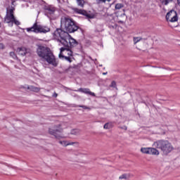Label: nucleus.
<instances>
[{"label":"nucleus","instance_id":"obj_1","mask_svg":"<svg viewBox=\"0 0 180 180\" xmlns=\"http://www.w3.org/2000/svg\"><path fill=\"white\" fill-rule=\"evenodd\" d=\"M53 36L58 43H60L64 47L60 49L59 58L64 57V53H67L68 56L72 57L74 53L72 52V49L68 47V42L65 41L67 37H68V33L64 32L63 29L57 28L53 33Z\"/></svg>","mask_w":180,"mask_h":180},{"label":"nucleus","instance_id":"obj_8","mask_svg":"<svg viewBox=\"0 0 180 180\" xmlns=\"http://www.w3.org/2000/svg\"><path fill=\"white\" fill-rule=\"evenodd\" d=\"M74 91L75 92H82V94H85L86 95H91V96H96L95 93L91 91V90L87 88H79V89Z\"/></svg>","mask_w":180,"mask_h":180},{"label":"nucleus","instance_id":"obj_41","mask_svg":"<svg viewBox=\"0 0 180 180\" xmlns=\"http://www.w3.org/2000/svg\"><path fill=\"white\" fill-rule=\"evenodd\" d=\"M65 54H67V52H64V56H65Z\"/></svg>","mask_w":180,"mask_h":180},{"label":"nucleus","instance_id":"obj_31","mask_svg":"<svg viewBox=\"0 0 180 180\" xmlns=\"http://www.w3.org/2000/svg\"><path fill=\"white\" fill-rule=\"evenodd\" d=\"M110 2V0H96L97 4H101V2L105 3V2Z\"/></svg>","mask_w":180,"mask_h":180},{"label":"nucleus","instance_id":"obj_26","mask_svg":"<svg viewBox=\"0 0 180 180\" xmlns=\"http://www.w3.org/2000/svg\"><path fill=\"white\" fill-rule=\"evenodd\" d=\"M10 56L13 58V60H18V56L15 52H10Z\"/></svg>","mask_w":180,"mask_h":180},{"label":"nucleus","instance_id":"obj_6","mask_svg":"<svg viewBox=\"0 0 180 180\" xmlns=\"http://www.w3.org/2000/svg\"><path fill=\"white\" fill-rule=\"evenodd\" d=\"M26 30L29 33L30 32H33L34 33H49L50 28L41 25H37V22H36L31 27L27 28Z\"/></svg>","mask_w":180,"mask_h":180},{"label":"nucleus","instance_id":"obj_35","mask_svg":"<svg viewBox=\"0 0 180 180\" xmlns=\"http://www.w3.org/2000/svg\"><path fill=\"white\" fill-rule=\"evenodd\" d=\"M0 49L3 50V49H5V46H4V44H0Z\"/></svg>","mask_w":180,"mask_h":180},{"label":"nucleus","instance_id":"obj_34","mask_svg":"<svg viewBox=\"0 0 180 180\" xmlns=\"http://www.w3.org/2000/svg\"><path fill=\"white\" fill-rule=\"evenodd\" d=\"M52 96H53V98H57L58 96V94L57 93L54 92Z\"/></svg>","mask_w":180,"mask_h":180},{"label":"nucleus","instance_id":"obj_19","mask_svg":"<svg viewBox=\"0 0 180 180\" xmlns=\"http://www.w3.org/2000/svg\"><path fill=\"white\" fill-rule=\"evenodd\" d=\"M74 11L76 13H79V15H84V12L85 10L75 8Z\"/></svg>","mask_w":180,"mask_h":180},{"label":"nucleus","instance_id":"obj_4","mask_svg":"<svg viewBox=\"0 0 180 180\" xmlns=\"http://www.w3.org/2000/svg\"><path fill=\"white\" fill-rule=\"evenodd\" d=\"M155 147L161 150L165 155H168L172 150H174V146L168 141L159 140L154 143Z\"/></svg>","mask_w":180,"mask_h":180},{"label":"nucleus","instance_id":"obj_14","mask_svg":"<svg viewBox=\"0 0 180 180\" xmlns=\"http://www.w3.org/2000/svg\"><path fill=\"white\" fill-rule=\"evenodd\" d=\"M59 143L64 147H67V146H74V144H75V142H68L65 141H60Z\"/></svg>","mask_w":180,"mask_h":180},{"label":"nucleus","instance_id":"obj_27","mask_svg":"<svg viewBox=\"0 0 180 180\" xmlns=\"http://www.w3.org/2000/svg\"><path fill=\"white\" fill-rule=\"evenodd\" d=\"M117 86V84H116V82L115 81H112V82H111V84H110V88H117V87H116Z\"/></svg>","mask_w":180,"mask_h":180},{"label":"nucleus","instance_id":"obj_20","mask_svg":"<svg viewBox=\"0 0 180 180\" xmlns=\"http://www.w3.org/2000/svg\"><path fill=\"white\" fill-rule=\"evenodd\" d=\"M15 11V8L11 7L8 10L7 9L6 15H13V11Z\"/></svg>","mask_w":180,"mask_h":180},{"label":"nucleus","instance_id":"obj_15","mask_svg":"<svg viewBox=\"0 0 180 180\" xmlns=\"http://www.w3.org/2000/svg\"><path fill=\"white\" fill-rule=\"evenodd\" d=\"M149 154L152 155H158L160 154V152H158V150L154 148H150Z\"/></svg>","mask_w":180,"mask_h":180},{"label":"nucleus","instance_id":"obj_18","mask_svg":"<svg viewBox=\"0 0 180 180\" xmlns=\"http://www.w3.org/2000/svg\"><path fill=\"white\" fill-rule=\"evenodd\" d=\"M77 4L78 6H80V8H84V4H85V1L77 0Z\"/></svg>","mask_w":180,"mask_h":180},{"label":"nucleus","instance_id":"obj_11","mask_svg":"<svg viewBox=\"0 0 180 180\" xmlns=\"http://www.w3.org/2000/svg\"><path fill=\"white\" fill-rule=\"evenodd\" d=\"M13 20H15V15L11 14H6L4 18V22L6 23H13Z\"/></svg>","mask_w":180,"mask_h":180},{"label":"nucleus","instance_id":"obj_42","mask_svg":"<svg viewBox=\"0 0 180 180\" xmlns=\"http://www.w3.org/2000/svg\"><path fill=\"white\" fill-rule=\"evenodd\" d=\"M120 23H123V21H120Z\"/></svg>","mask_w":180,"mask_h":180},{"label":"nucleus","instance_id":"obj_5","mask_svg":"<svg viewBox=\"0 0 180 180\" xmlns=\"http://www.w3.org/2000/svg\"><path fill=\"white\" fill-rule=\"evenodd\" d=\"M65 41L68 43V46L70 49L78 50V51H82V44L75 40V39L72 38L70 34H68V37L66 38Z\"/></svg>","mask_w":180,"mask_h":180},{"label":"nucleus","instance_id":"obj_44","mask_svg":"<svg viewBox=\"0 0 180 180\" xmlns=\"http://www.w3.org/2000/svg\"><path fill=\"white\" fill-rule=\"evenodd\" d=\"M1 22H0V27H1Z\"/></svg>","mask_w":180,"mask_h":180},{"label":"nucleus","instance_id":"obj_33","mask_svg":"<svg viewBox=\"0 0 180 180\" xmlns=\"http://www.w3.org/2000/svg\"><path fill=\"white\" fill-rule=\"evenodd\" d=\"M78 108H82L83 109H89L86 105H78Z\"/></svg>","mask_w":180,"mask_h":180},{"label":"nucleus","instance_id":"obj_36","mask_svg":"<svg viewBox=\"0 0 180 180\" xmlns=\"http://www.w3.org/2000/svg\"><path fill=\"white\" fill-rule=\"evenodd\" d=\"M55 127H56L57 129H58V128L61 127V124H58V125H56Z\"/></svg>","mask_w":180,"mask_h":180},{"label":"nucleus","instance_id":"obj_25","mask_svg":"<svg viewBox=\"0 0 180 180\" xmlns=\"http://www.w3.org/2000/svg\"><path fill=\"white\" fill-rule=\"evenodd\" d=\"M61 58H64L66 60V61H68L69 63H72V60H71V58L70 56H64L63 57H61Z\"/></svg>","mask_w":180,"mask_h":180},{"label":"nucleus","instance_id":"obj_32","mask_svg":"<svg viewBox=\"0 0 180 180\" xmlns=\"http://www.w3.org/2000/svg\"><path fill=\"white\" fill-rule=\"evenodd\" d=\"M119 129H122V130H127V127L126 125H124L122 127H118Z\"/></svg>","mask_w":180,"mask_h":180},{"label":"nucleus","instance_id":"obj_16","mask_svg":"<svg viewBox=\"0 0 180 180\" xmlns=\"http://www.w3.org/2000/svg\"><path fill=\"white\" fill-rule=\"evenodd\" d=\"M27 51H26V49L25 48H19L18 49V54H20V56H25L26 54Z\"/></svg>","mask_w":180,"mask_h":180},{"label":"nucleus","instance_id":"obj_10","mask_svg":"<svg viewBox=\"0 0 180 180\" xmlns=\"http://www.w3.org/2000/svg\"><path fill=\"white\" fill-rule=\"evenodd\" d=\"M57 131L58 133H61L63 131V129L60 128L59 129H53L50 128L49 129V134L54 136L56 137V139H60L61 136L57 135Z\"/></svg>","mask_w":180,"mask_h":180},{"label":"nucleus","instance_id":"obj_24","mask_svg":"<svg viewBox=\"0 0 180 180\" xmlns=\"http://www.w3.org/2000/svg\"><path fill=\"white\" fill-rule=\"evenodd\" d=\"M112 127V124L108 122V123H105L103 126V128L104 129H109Z\"/></svg>","mask_w":180,"mask_h":180},{"label":"nucleus","instance_id":"obj_3","mask_svg":"<svg viewBox=\"0 0 180 180\" xmlns=\"http://www.w3.org/2000/svg\"><path fill=\"white\" fill-rule=\"evenodd\" d=\"M60 25L61 27L65 30L64 31L65 33H74L79 29L75 21L68 16H64L60 18Z\"/></svg>","mask_w":180,"mask_h":180},{"label":"nucleus","instance_id":"obj_43","mask_svg":"<svg viewBox=\"0 0 180 180\" xmlns=\"http://www.w3.org/2000/svg\"><path fill=\"white\" fill-rule=\"evenodd\" d=\"M13 2H15V1H12V4L13 5Z\"/></svg>","mask_w":180,"mask_h":180},{"label":"nucleus","instance_id":"obj_40","mask_svg":"<svg viewBox=\"0 0 180 180\" xmlns=\"http://www.w3.org/2000/svg\"><path fill=\"white\" fill-rule=\"evenodd\" d=\"M177 2H178V4H179H179H180L179 0H177Z\"/></svg>","mask_w":180,"mask_h":180},{"label":"nucleus","instance_id":"obj_17","mask_svg":"<svg viewBox=\"0 0 180 180\" xmlns=\"http://www.w3.org/2000/svg\"><path fill=\"white\" fill-rule=\"evenodd\" d=\"M141 151L143 154H150V148H141Z\"/></svg>","mask_w":180,"mask_h":180},{"label":"nucleus","instance_id":"obj_30","mask_svg":"<svg viewBox=\"0 0 180 180\" xmlns=\"http://www.w3.org/2000/svg\"><path fill=\"white\" fill-rule=\"evenodd\" d=\"M13 23H15V25H16V26H19V25H20V22H19V20H16V18H14V20H13Z\"/></svg>","mask_w":180,"mask_h":180},{"label":"nucleus","instance_id":"obj_7","mask_svg":"<svg viewBox=\"0 0 180 180\" xmlns=\"http://www.w3.org/2000/svg\"><path fill=\"white\" fill-rule=\"evenodd\" d=\"M166 20L167 22H171V23H174V22H178V14L176 11L174 10H171L166 15Z\"/></svg>","mask_w":180,"mask_h":180},{"label":"nucleus","instance_id":"obj_12","mask_svg":"<svg viewBox=\"0 0 180 180\" xmlns=\"http://www.w3.org/2000/svg\"><path fill=\"white\" fill-rule=\"evenodd\" d=\"M83 16H86V19H94L95 18V14L92 13L91 11H85L83 12Z\"/></svg>","mask_w":180,"mask_h":180},{"label":"nucleus","instance_id":"obj_21","mask_svg":"<svg viewBox=\"0 0 180 180\" xmlns=\"http://www.w3.org/2000/svg\"><path fill=\"white\" fill-rule=\"evenodd\" d=\"M141 40H143V38L140 37H134V44H137Z\"/></svg>","mask_w":180,"mask_h":180},{"label":"nucleus","instance_id":"obj_38","mask_svg":"<svg viewBox=\"0 0 180 180\" xmlns=\"http://www.w3.org/2000/svg\"><path fill=\"white\" fill-rule=\"evenodd\" d=\"M106 74H108V72H103V75H106Z\"/></svg>","mask_w":180,"mask_h":180},{"label":"nucleus","instance_id":"obj_39","mask_svg":"<svg viewBox=\"0 0 180 180\" xmlns=\"http://www.w3.org/2000/svg\"><path fill=\"white\" fill-rule=\"evenodd\" d=\"M172 27H178V25L172 26Z\"/></svg>","mask_w":180,"mask_h":180},{"label":"nucleus","instance_id":"obj_22","mask_svg":"<svg viewBox=\"0 0 180 180\" xmlns=\"http://www.w3.org/2000/svg\"><path fill=\"white\" fill-rule=\"evenodd\" d=\"M124 5L123 4H115V9L119 10L122 9V8H124Z\"/></svg>","mask_w":180,"mask_h":180},{"label":"nucleus","instance_id":"obj_37","mask_svg":"<svg viewBox=\"0 0 180 180\" xmlns=\"http://www.w3.org/2000/svg\"><path fill=\"white\" fill-rule=\"evenodd\" d=\"M66 89H68V91H72V89H71L70 88H67L66 87Z\"/></svg>","mask_w":180,"mask_h":180},{"label":"nucleus","instance_id":"obj_23","mask_svg":"<svg viewBox=\"0 0 180 180\" xmlns=\"http://www.w3.org/2000/svg\"><path fill=\"white\" fill-rule=\"evenodd\" d=\"M160 2L162 5H168L169 2H172V0H160Z\"/></svg>","mask_w":180,"mask_h":180},{"label":"nucleus","instance_id":"obj_9","mask_svg":"<svg viewBox=\"0 0 180 180\" xmlns=\"http://www.w3.org/2000/svg\"><path fill=\"white\" fill-rule=\"evenodd\" d=\"M54 13H56V8L53 6H48L45 8V14L48 18H50V16H53Z\"/></svg>","mask_w":180,"mask_h":180},{"label":"nucleus","instance_id":"obj_13","mask_svg":"<svg viewBox=\"0 0 180 180\" xmlns=\"http://www.w3.org/2000/svg\"><path fill=\"white\" fill-rule=\"evenodd\" d=\"M27 89L32 91V92H40V88L36 87L34 86H28Z\"/></svg>","mask_w":180,"mask_h":180},{"label":"nucleus","instance_id":"obj_29","mask_svg":"<svg viewBox=\"0 0 180 180\" xmlns=\"http://www.w3.org/2000/svg\"><path fill=\"white\" fill-rule=\"evenodd\" d=\"M119 179H127V174H124L119 177Z\"/></svg>","mask_w":180,"mask_h":180},{"label":"nucleus","instance_id":"obj_28","mask_svg":"<svg viewBox=\"0 0 180 180\" xmlns=\"http://www.w3.org/2000/svg\"><path fill=\"white\" fill-rule=\"evenodd\" d=\"M70 133L71 134L77 135L79 133V131L78 129H72Z\"/></svg>","mask_w":180,"mask_h":180},{"label":"nucleus","instance_id":"obj_2","mask_svg":"<svg viewBox=\"0 0 180 180\" xmlns=\"http://www.w3.org/2000/svg\"><path fill=\"white\" fill-rule=\"evenodd\" d=\"M37 54L38 57L45 60L48 64L53 65V67H58V60L54 56V53L51 51V49L47 46L39 45L37 49Z\"/></svg>","mask_w":180,"mask_h":180}]
</instances>
